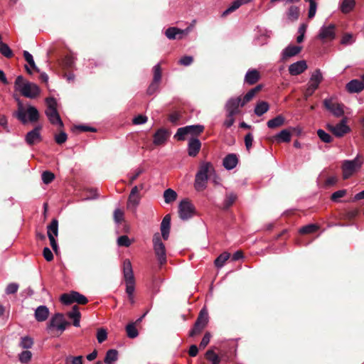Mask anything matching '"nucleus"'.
Returning a JSON list of instances; mask_svg holds the SVG:
<instances>
[{
	"label": "nucleus",
	"instance_id": "obj_37",
	"mask_svg": "<svg viewBox=\"0 0 364 364\" xmlns=\"http://www.w3.org/2000/svg\"><path fill=\"white\" fill-rule=\"evenodd\" d=\"M237 196L234 193H228L225 195V198L223 204V208L228 209L236 201Z\"/></svg>",
	"mask_w": 364,
	"mask_h": 364
},
{
	"label": "nucleus",
	"instance_id": "obj_13",
	"mask_svg": "<svg viewBox=\"0 0 364 364\" xmlns=\"http://www.w3.org/2000/svg\"><path fill=\"white\" fill-rule=\"evenodd\" d=\"M178 214L183 220H188L195 214V207L188 199L182 200L178 205Z\"/></svg>",
	"mask_w": 364,
	"mask_h": 364
},
{
	"label": "nucleus",
	"instance_id": "obj_8",
	"mask_svg": "<svg viewBox=\"0 0 364 364\" xmlns=\"http://www.w3.org/2000/svg\"><path fill=\"white\" fill-rule=\"evenodd\" d=\"M153 246L160 264L165 263L166 262V247L159 232L155 233L153 236Z\"/></svg>",
	"mask_w": 364,
	"mask_h": 364
},
{
	"label": "nucleus",
	"instance_id": "obj_51",
	"mask_svg": "<svg viewBox=\"0 0 364 364\" xmlns=\"http://www.w3.org/2000/svg\"><path fill=\"white\" fill-rule=\"evenodd\" d=\"M31 358H32V353L29 350L22 351L18 355L19 361L22 363H28L31 360Z\"/></svg>",
	"mask_w": 364,
	"mask_h": 364
},
{
	"label": "nucleus",
	"instance_id": "obj_40",
	"mask_svg": "<svg viewBox=\"0 0 364 364\" xmlns=\"http://www.w3.org/2000/svg\"><path fill=\"white\" fill-rule=\"evenodd\" d=\"M319 229V226L316 224H309L303 226L299 229V233L302 235L311 234L316 232Z\"/></svg>",
	"mask_w": 364,
	"mask_h": 364
},
{
	"label": "nucleus",
	"instance_id": "obj_36",
	"mask_svg": "<svg viewBox=\"0 0 364 364\" xmlns=\"http://www.w3.org/2000/svg\"><path fill=\"white\" fill-rule=\"evenodd\" d=\"M189 135L191 137L196 138L198 135H200L204 130V126L196 124V125H189L187 126Z\"/></svg>",
	"mask_w": 364,
	"mask_h": 364
},
{
	"label": "nucleus",
	"instance_id": "obj_54",
	"mask_svg": "<svg viewBox=\"0 0 364 364\" xmlns=\"http://www.w3.org/2000/svg\"><path fill=\"white\" fill-rule=\"evenodd\" d=\"M65 364H82V356H68L65 358Z\"/></svg>",
	"mask_w": 364,
	"mask_h": 364
},
{
	"label": "nucleus",
	"instance_id": "obj_20",
	"mask_svg": "<svg viewBox=\"0 0 364 364\" xmlns=\"http://www.w3.org/2000/svg\"><path fill=\"white\" fill-rule=\"evenodd\" d=\"M308 66L305 60H299L289 66V73L291 75H298L304 73Z\"/></svg>",
	"mask_w": 364,
	"mask_h": 364
},
{
	"label": "nucleus",
	"instance_id": "obj_58",
	"mask_svg": "<svg viewBox=\"0 0 364 364\" xmlns=\"http://www.w3.org/2000/svg\"><path fill=\"white\" fill-rule=\"evenodd\" d=\"M68 136L67 134L60 131L59 134L55 135V141L58 144H62L67 141Z\"/></svg>",
	"mask_w": 364,
	"mask_h": 364
},
{
	"label": "nucleus",
	"instance_id": "obj_56",
	"mask_svg": "<svg viewBox=\"0 0 364 364\" xmlns=\"http://www.w3.org/2000/svg\"><path fill=\"white\" fill-rule=\"evenodd\" d=\"M317 134L321 141L326 143H330L332 141V137L328 133H326L323 129H318L317 131Z\"/></svg>",
	"mask_w": 364,
	"mask_h": 364
},
{
	"label": "nucleus",
	"instance_id": "obj_57",
	"mask_svg": "<svg viewBox=\"0 0 364 364\" xmlns=\"http://www.w3.org/2000/svg\"><path fill=\"white\" fill-rule=\"evenodd\" d=\"M117 244L119 246L129 247L132 244V241L129 240L128 236L122 235L118 237Z\"/></svg>",
	"mask_w": 364,
	"mask_h": 364
},
{
	"label": "nucleus",
	"instance_id": "obj_9",
	"mask_svg": "<svg viewBox=\"0 0 364 364\" xmlns=\"http://www.w3.org/2000/svg\"><path fill=\"white\" fill-rule=\"evenodd\" d=\"M208 323V311L203 309L198 316L193 328L190 331L189 336L193 337L199 334Z\"/></svg>",
	"mask_w": 364,
	"mask_h": 364
},
{
	"label": "nucleus",
	"instance_id": "obj_27",
	"mask_svg": "<svg viewBox=\"0 0 364 364\" xmlns=\"http://www.w3.org/2000/svg\"><path fill=\"white\" fill-rule=\"evenodd\" d=\"M67 316L69 318L73 320V324L74 326H80L81 314L77 306H73L72 310L67 313Z\"/></svg>",
	"mask_w": 364,
	"mask_h": 364
},
{
	"label": "nucleus",
	"instance_id": "obj_48",
	"mask_svg": "<svg viewBox=\"0 0 364 364\" xmlns=\"http://www.w3.org/2000/svg\"><path fill=\"white\" fill-rule=\"evenodd\" d=\"M33 345V341L28 336L22 337L19 343L20 347L25 349L31 348Z\"/></svg>",
	"mask_w": 364,
	"mask_h": 364
},
{
	"label": "nucleus",
	"instance_id": "obj_53",
	"mask_svg": "<svg viewBox=\"0 0 364 364\" xmlns=\"http://www.w3.org/2000/svg\"><path fill=\"white\" fill-rule=\"evenodd\" d=\"M240 7V5L239 4V2L237 1V0H235L234 1L231 5L226 9L225 10L223 14H222V16H226L227 15H228L229 14L233 12L234 11L237 10L238 8Z\"/></svg>",
	"mask_w": 364,
	"mask_h": 364
},
{
	"label": "nucleus",
	"instance_id": "obj_60",
	"mask_svg": "<svg viewBox=\"0 0 364 364\" xmlns=\"http://www.w3.org/2000/svg\"><path fill=\"white\" fill-rule=\"evenodd\" d=\"M88 301L87 299L79 292L75 291L74 303L78 304H85Z\"/></svg>",
	"mask_w": 364,
	"mask_h": 364
},
{
	"label": "nucleus",
	"instance_id": "obj_28",
	"mask_svg": "<svg viewBox=\"0 0 364 364\" xmlns=\"http://www.w3.org/2000/svg\"><path fill=\"white\" fill-rule=\"evenodd\" d=\"M49 316V310L46 306H39L35 311V318L39 321H46Z\"/></svg>",
	"mask_w": 364,
	"mask_h": 364
},
{
	"label": "nucleus",
	"instance_id": "obj_31",
	"mask_svg": "<svg viewBox=\"0 0 364 364\" xmlns=\"http://www.w3.org/2000/svg\"><path fill=\"white\" fill-rule=\"evenodd\" d=\"M284 123V117L282 115H278L267 122V127L270 129H275L281 127Z\"/></svg>",
	"mask_w": 364,
	"mask_h": 364
},
{
	"label": "nucleus",
	"instance_id": "obj_30",
	"mask_svg": "<svg viewBox=\"0 0 364 364\" xmlns=\"http://www.w3.org/2000/svg\"><path fill=\"white\" fill-rule=\"evenodd\" d=\"M262 86L257 85L255 87L250 90L246 95L242 98L241 107L249 102L255 96V95L261 90Z\"/></svg>",
	"mask_w": 364,
	"mask_h": 364
},
{
	"label": "nucleus",
	"instance_id": "obj_35",
	"mask_svg": "<svg viewBox=\"0 0 364 364\" xmlns=\"http://www.w3.org/2000/svg\"><path fill=\"white\" fill-rule=\"evenodd\" d=\"M287 18L290 21H295L299 17V9L296 6H291L289 7L287 12Z\"/></svg>",
	"mask_w": 364,
	"mask_h": 364
},
{
	"label": "nucleus",
	"instance_id": "obj_50",
	"mask_svg": "<svg viewBox=\"0 0 364 364\" xmlns=\"http://www.w3.org/2000/svg\"><path fill=\"white\" fill-rule=\"evenodd\" d=\"M153 82H156L160 83L161 80V68L160 64H156L153 68Z\"/></svg>",
	"mask_w": 364,
	"mask_h": 364
},
{
	"label": "nucleus",
	"instance_id": "obj_63",
	"mask_svg": "<svg viewBox=\"0 0 364 364\" xmlns=\"http://www.w3.org/2000/svg\"><path fill=\"white\" fill-rule=\"evenodd\" d=\"M346 195V190H339L336 192H334L331 197V199L334 202H338L339 200V198L345 196Z\"/></svg>",
	"mask_w": 364,
	"mask_h": 364
},
{
	"label": "nucleus",
	"instance_id": "obj_10",
	"mask_svg": "<svg viewBox=\"0 0 364 364\" xmlns=\"http://www.w3.org/2000/svg\"><path fill=\"white\" fill-rule=\"evenodd\" d=\"M336 27L333 23L323 25L319 29L317 38L323 43L332 41L336 37Z\"/></svg>",
	"mask_w": 364,
	"mask_h": 364
},
{
	"label": "nucleus",
	"instance_id": "obj_24",
	"mask_svg": "<svg viewBox=\"0 0 364 364\" xmlns=\"http://www.w3.org/2000/svg\"><path fill=\"white\" fill-rule=\"evenodd\" d=\"M238 163V158L235 154H228L223 161V165L227 170L233 169Z\"/></svg>",
	"mask_w": 364,
	"mask_h": 364
},
{
	"label": "nucleus",
	"instance_id": "obj_59",
	"mask_svg": "<svg viewBox=\"0 0 364 364\" xmlns=\"http://www.w3.org/2000/svg\"><path fill=\"white\" fill-rule=\"evenodd\" d=\"M55 178L54 174L50 171H44L42 173V180L44 183L48 184L51 183Z\"/></svg>",
	"mask_w": 364,
	"mask_h": 364
},
{
	"label": "nucleus",
	"instance_id": "obj_2",
	"mask_svg": "<svg viewBox=\"0 0 364 364\" xmlns=\"http://www.w3.org/2000/svg\"><path fill=\"white\" fill-rule=\"evenodd\" d=\"M14 87L23 96L28 98H36L40 94L39 87L34 83L25 81L21 75L16 77Z\"/></svg>",
	"mask_w": 364,
	"mask_h": 364
},
{
	"label": "nucleus",
	"instance_id": "obj_11",
	"mask_svg": "<svg viewBox=\"0 0 364 364\" xmlns=\"http://www.w3.org/2000/svg\"><path fill=\"white\" fill-rule=\"evenodd\" d=\"M69 325L70 323L65 319L63 314L58 313L51 318L47 329L48 331L55 329L62 333Z\"/></svg>",
	"mask_w": 364,
	"mask_h": 364
},
{
	"label": "nucleus",
	"instance_id": "obj_47",
	"mask_svg": "<svg viewBox=\"0 0 364 364\" xmlns=\"http://www.w3.org/2000/svg\"><path fill=\"white\" fill-rule=\"evenodd\" d=\"M23 57L26 61L29 64V65L36 72H39V69L36 67L33 55L26 50L23 51Z\"/></svg>",
	"mask_w": 364,
	"mask_h": 364
},
{
	"label": "nucleus",
	"instance_id": "obj_55",
	"mask_svg": "<svg viewBox=\"0 0 364 364\" xmlns=\"http://www.w3.org/2000/svg\"><path fill=\"white\" fill-rule=\"evenodd\" d=\"M355 41L353 34L345 33L341 40V43L344 46L350 45Z\"/></svg>",
	"mask_w": 364,
	"mask_h": 364
},
{
	"label": "nucleus",
	"instance_id": "obj_26",
	"mask_svg": "<svg viewBox=\"0 0 364 364\" xmlns=\"http://www.w3.org/2000/svg\"><path fill=\"white\" fill-rule=\"evenodd\" d=\"M364 88V83L359 80H352L346 85L347 90L350 93H358Z\"/></svg>",
	"mask_w": 364,
	"mask_h": 364
},
{
	"label": "nucleus",
	"instance_id": "obj_15",
	"mask_svg": "<svg viewBox=\"0 0 364 364\" xmlns=\"http://www.w3.org/2000/svg\"><path fill=\"white\" fill-rule=\"evenodd\" d=\"M327 129L337 137H342L350 131V127L347 125L346 117H344L338 124L336 125L329 124H327Z\"/></svg>",
	"mask_w": 364,
	"mask_h": 364
},
{
	"label": "nucleus",
	"instance_id": "obj_5",
	"mask_svg": "<svg viewBox=\"0 0 364 364\" xmlns=\"http://www.w3.org/2000/svg\"><path fill=\"white\" fill-rule=\"evenodd\" d=\"M47 109H46V115L49 122L58 128L62 129L64 126L63 121L57 110V101L54 97H48L46 99Z\"/></svg>",
	"mask_w": 364,
	"mask_h": 364
},
{
	"label": "nucleus",
	"instance_id": "obj_32",
	"mask_svg": "<svg viewBox=\"0 0 364 364\" xmlns=\"http://www.w3.org/2000/svg\"><path fill=\"white\" fill-rule=\"evenodd\" d=\"M118 359V352L114 349L109 350L105 357V363L106 364H114Z\"/></svg>",
	"mask_w": 364,
	"mask_h": 364
},
{
	"label": "nucleus",
	"instance_id": "obj_33",
	"mask_svg": "<svg viewBox=\"0 0 364 364\" xmlns=\"http://www.w3.org/2000/svg\"><path fill=\"white\" fill-rule=\"evenodd\" d=\"M269 106L267 102L261 101L258 102L255 108V113L256 115L260 117L269 110Z\"/></svg>",
	"mask_w": 364,
	"mask_h": 364
},
{
	"label": "nucleus",
	"instance_id": "obj_4",
	"mask_svg": "<svg viewBox=\"0 0 364 364\" xmlns=\"http://www.w3.org/2000/svg\"><path fill=\"white\" fill-rule=\"evenodd\" d=\"M213 171V165L210 162H203L196 175L194 187L196 191H203L207 186L208 173Z\"/></svg>",
	"mask_w": 364,
	"mask_h": 364
},
{
	"label": "nucleus",
	"instance_id": "obj_42",
	"mask_svg": "<svg viewBox=\"0 0 364 364\" xmlns=\"http://www.w3.org/2000/svg\"><path fill=\"white\" fill-rule=\"evenodd\" d=\"M276 139L280 142H289L291 141V133L287 129H283L277 134Z\"/></svg>",
	"mask_w": 364,
	"mask_h": 364
},
{
	"label": "nucleus",
	"instance_id": "obj_23",
	"mask_svg": "<svg viewBox=\"0 0 364 364\" xmlns=\"http://www.w3.org/2000/svg\"><path fill=\"white\" fill-rule=\"evenodd\" d=\"M260 79V73L256 69H250L245 74V82L252 85L255 84Z\"/></svg>",
	"mask_w": 364,
	"mask_h": 364
},
{
	"label": "nucleus",
	"instance_id": "obj_1",
	"mask_svg": "<svg viewBox=\"0 0 364 364\" xmlns=\"http://www.w3.org/2000/svg\"><path fill=\"white\" fill-rule=\"evenodd\" d=\"M122 272L124 281L126 286V293L128 296L129 301L132 304L135 302L134 291H135V278L132 269V262L129 259H126L123 262Z\"/></svg>",
	"mask_w": 364,
	"mask_h": 364
},
{
	"label": "nucleus",
	"instance_id": "obj_64",
	"mask_svg": "<svg viewBox=\"0 0 364 364\" xmlns=\"http://www.w3.org/2000/svg\"><path fill=\"white\" fill-rule=\"evenodd\" d=\"M18 289V284L16 283H10L6 288V293L7 294H15Z\"/></svg>",
	"mask_w": 364,
	"mask_h": 364
},
{
	"label": "nucleus",
	"instance_id": "obj_61",
	"mask_svg": "<svg viewBox=\"0 0 364 364\" xmlns=\"http://www.w3.org/2000/svg\"><path fill=\"white\" fill-rule=\"evenodd\" d=\"M114 220L117 223H120L124 220V212L119 208L114 211Z\"/></svg>",
	"mask_w": 364,
	"mask_h": 364
},
{
	"label": "nucleus",
	"instance_id": "obj_38",
	"mask_svg": "<svg viewBox=\"0 0 364 364\" xmlns=\"http://www.w3.org/2000/svg\"><path fill=\"white\" fill-rule=\"evenodd\" d=\"M164 198L166 203H171L177 198V193L171 188H168L164 192Z\"/></svg>",
	"mask_w": 364,
	"mask_h": 364
},
{
	"label": "nucleus",
	"instance_id": "obj_46",
	"mask_svg": "<svg viewBox=\"0 0 364 364\" xmlns=\"http://www.w3.org/2000/svg\"><path fill=\"white\" fill-rule=\"evenodd\" d=\"M0 53L8 58L13 56V52L11 48L6 43L2 42V41H0Z\"/></svg>",
	"mask_w": 364,
	"mask_h": 364
},
{
	"label": "nucleus",
	"instance_id": "obj_3",
	"mask_svg": "<svg viewBox=\"0 0 364 364\" xmlns=\"http://www.w3.org/2000/svg\"><path fill=\"white\" fill-rule=\"evenodd\" d=\"M14 115L23 124L28 122H36L39 119V112L35 107L30 105L25 108L21 102L18 103V109Z\"/></svg>",
	"mask_w": 364,
	"mask_h": 364
},
{
	"label": "nucleus",
	"instance_id": "obj_49",
	"mask_svg": "<svg viewBox=\"0 0 364 364\" xmlns=\"http://www.w3.org/2000/svg\"><path fill=\"white\" fill-rule=\"evenodd\" d=\"M306 1L309 2V9L308 12V18L311 19L313 18L316 13L317 10V4L315 0H305Z\"/></svg>",
	"mask_w": 364,
	"mask_h": 364
},
{
	"label": "nucleus",
	"instance_id": "obj_17",
	"mask_svg": "<svg viewBox=\"0 0 364 364\" xmlns=\"http://www.w3.org/2000/svg\"><path fill=\"white\" fill-rule=\"evenodd\" d=\"M325 107L336 117L343 115V105L334 102L332 99H326L323 101Z\"/></svg>",
	"mask_w": 364,
	"mask_h": 364
},
{
	"label": "nucleus",
	"instance_id": "obj_39",
	"mask_svg": "<svg viewBox=\"0 0 364 364\" xmlns=\"http://www.w3.org/2000/svg\"><path fill=\"white\" fill-rule=\"evenodd\" d=\"M187 136L189 135V132L187 126L178 129L174 135V138L178 141H184Z\"/></svg>",
	"mask_w": 364,
	"mask_h": 364
},
{
	"label": "nucleus",
	"instance_id": "obj_45",
	"mask_svg": "<svg viewBox=\"0 0 364 364\" xmlns=\"http://www.w3.org/2000/svg\"><path fill=\"white\" fill-rule=\"evenodd\" d=\"M126 331H127V336L130 338H134L137 337V336L139 334L138 331L136 328L135 323H129L126 326Z\"/></svg>",
	"mask_w": 364,
	"mask_h": 364
},
{
	"label": "nucleus",
	"instance_id": "obj_41",
	"mask_svg": "<svg viewBox=\"0 0 364 364\" xmlns=\"http://www.w3.org/2000/svg\"><path fill=\"white\" fill-rule=\"evenodd\" d=\"M230 255L228 252H223L215 259V265L218 268H221L222 267H223L225 262L230 258Z\"/></svg>",
	"mask_w": 364,
	"mask_h": 364
},
{
	"label": "nucleus",
	"instance_id": "obj_19",
	"mask_svg": "<svg viewBox=\"0 0 364 364\" xmlns=\"http://www.w3.org/2000/svg\"><path fill=\"white\" fill-rule=\"evenodd\" d=\"M242 97H237L230 99L225 105V110L228 113L237 114L240 112L239 107H241Z\"/></svg>",
	"mask_w": 364,
	"mask_h": 364
},
{
	"label": "nucleus",
	"instance_id": "obj_34",
	"mask_svg": "<svg viewBox=\"0 0 364 364\" xmlns=\"http://www.w3.org/2000/svg\"><path fill=\"white\" fill-rule=\"evenodd\" d=\"M355 4L354 0H343L340 6V9L342 13L348 14L353 9Z\"/></svg>",
	"mask_w": 364,
	"mask_h": 364
},
{
	"label": "nucleus",
	"instance_id": "obj_22",
	"mask_svg": "<svg viewBox=\"0 0 364 364\" xmlns=\"http://www.w3.org/2000/svg\"><path fill=\"white\" fill-rule=\"evenodd\" d=\"M168 137V132L164 129H159L154 134L153 143L156 146H160L166 143Z\"/></svg>",
	"mask_w": 364,
	"mask_h": 364
},
{
	"label": "nucleus",
	"instance_id": "obj_12",
	"mask_svg": "<svg viewBox=\"0 0 364 364\" xmlns=\"http://www.w3.org/2000/svg\"><path fill=\"white\" fill-rule=\"evenodd\" d=\"M144 188V184L141 183L139 186H134L128 197L127 207L130 209H136L141 200L140 191Z\"/></svg>",
	"mask_w": 364,
	"mask_h": 364
},
{
	"label": "nucleus",
	"instance_id": "obj_6",
	"mask_svg": "<svg viewBox=\"0 0 364 364\" xmlns=\"http://www.w3.org/2000/svg\"><path fill=\"white\" fill-rule=\"evenodd\" d=\"M364 163V158L358 154L353 160H345L342 163L341 168L343 179H348L358 171Z\"/></svg>",
	"mask_w": 364,
	"mask_h": 364
},
{
	"label": "nucleus",
	"instance_id": "obj_7",
	"mask_svg": "<svg viewBox=\"0 0 364 364\" xmlns=\"http://www.w3.org/2000/svg\"><path fill=\"white\" fill-rule=\"evenodd\" d=\"M323 80V75L319 69H316L311 75L310 79L307 84V87L304 92L306 98L311 96L314 92L318 89L320 83Z\"/></svg>",
	"mask_w": 364,
	"mask_h": 364
},
{
	"label": "nucleus",
	"instance_id": "obj_43",
	"mask_svg": "<svg viewBox=\"0 0 364 364\" xmlns=\"http://www.w3.org/2000/svg\"><path fill=\"white\" fill-rule=\"evenodd\" d=\"M205 355L206 359L212 364H219L220 362L219 356L212 350H208Z\"/></svg>",
	"mask_w": 364,
	"mask_h": 364
},
{
	"label": "nucleus",
	"instance_id": "obj_62",
	"mask_svg": "<svg viewBox=\"0 0 364 364\" xmlns=\"http://www.w3.org/2000/svg\"><path fill=\"white\" fill-rule=\"evenodd\" d=\"M107 338V333L105 329L100 328L97 331V341L101 343L104 342Z\"/></svg>",
	"mask_w": 364,
	"mask_h": 364
},
{
	"label": "nucleus",
	"instance_id": "obj_14",
	"mask_svg": "<svg viewBox=\"0 0 364 364\" xmlns=\"http://www.w3.org/2000/svg\"><path fill=\"white\" fill-rule=\"evenodd\" d=\"M47 235L50 246L55 252H58V244L55 237L58 235V221L54 218L47 227Z\"/></svg>",
	"mask_w": 364,
	"mask_h": 364
},
{
	"label": "nucleus",
	"instance_id": "obj_29",
	"mask_svg": "<svg viewBox=\"0 0 364 364\" xmlns=\"http://www.w3.org/2000/svg\"><path fill=\"white\" fill-rule=\"evenodd\" d=\"M302 49L301 46L290 45L282 52L283 58H288L298 55Z\"/></svg>",
	"mask_w": 364,
	"mask_h": 364
},
{
	"label": "nucleus",
	"instance_id": "obj_44",
	"mask_svg": "<svg viewBox=\"0 0 364 364\" xmlns=\"http://www.w3.org/2000/svg\"><path fill=\"white\" fill-rule=\"evenodd\" d=\"M74 297L75 291H71L70 293L62 294L60 300L63 304L69 305L74 303Z\"/></svg>",
	"mask_w": 364,
	"mask_h": 364
},
{
	"label": "nucleus",
	"instance_id": "obj_52",
	"mask_svg": "<svg viewBox=\"0 0 364 364\" xmlns=\"http://www.w3.org/2000/svg\"><path fill=\"white\" fill-rule=\"evenodd\" d=\"M235 115L236 114L227 112L226 119L223 122V126L226 128L231 127L233 125V124L235 123Z\"/></svg>",
	"mask_w": 364,
	"mask_h": 364
},
{
	"label": "nucleus",
	"instance_id": "obj_18",
	"mask_svg": "<svg viewBox=\"0 0 364 364\" xmlns=\"http://www.w3.org/2000/svg\"><path fill=\"white\" fill-rule=\"evenodd\" d=\"M41 127L38 126L26 134L25 141L29 146H33L41 141L42 136L41 134Z\"/></svg>",
	"mask_w": 364,
	"mask_h": 364
},
{
	"label": "nucleus",
	"instance_id": "obj_16",
	"mask_svg": "<svg viewBox=\"0 0 364 364\" xmlns=\"http://www.w3.org/2000/svg\"><path fill=\"white\" fill-rule=\"evenodd\" d=\"M193 24L189 26L186 29H181L176 27H170L165 32L166 36L170 39H181L183 36L188 35L193 29Z\"/></svg>",
	"mask_w": 364,
	"mask_h": 364
},
{
	"label": "nucleus",
	"instance_id": "obj_25",
	"mask_svg": "<svg viewBox=\"0 0 364 364\" xmlns=\"http://www.w3.org/2000/svg\"><path fill=\"white\" fill-rule=\"evenodd\" d=\"M170 226H171V216H170V215H166L163 218L162 222L161 223V235L164 240H166L168 238Z\"/></svg>",
	"mask_w": 364,
	"mask_h": 364
},
{
	"label": "nucleus",
	"instance_id": "obj_21",
	"mask_svg": "<svg viewBox=\"0 0 364 364\" xmlns=\"http://www.w3.org/2000/svg\"><path fill=\"white\" fill-rule=\"evenodd\" d=\"M201 147V143L197 138L191 137L188 144V151L190 156H196Z\"/></svg>",
	"mask_w": 364,
	"mask_h": 364
}]
</instances>
